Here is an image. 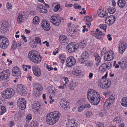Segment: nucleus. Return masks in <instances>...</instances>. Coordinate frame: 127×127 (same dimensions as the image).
Masks as SVG:
<instances>
[{
  "label": "nucleus",
  "mask_w": 127,
  "mask_h": 127,
  "mask_svg": "<svg viewBox=\"0 0 127 127\" xmlns=\"http://www.w3.org/2000/svg\"><path fill=\"white\" fill-rule=\"evenodd\" d=\"M121 105L124 107H127V97H125L123 98L121 101Z\"/></svg>",
  "instance_id": "33"
},
{
  "label": "nucleus",
  "mask_w": 127,
  "mask_h": 127,
  "mask_svg": "<svg viewBox=\"0 0 127 127\" xmlns=\"http://www.w3.org/2000/svg\"><path fill=\"white\" fill-rule=\"evenodd\" d=\"M12 74L13 76L16 78H18L20 77L21 73L19 68L17 66H15L13 68Z\"/></svg>",
  "instance_id": "19"
},
{
  "label": "nucleus",
  "mask_w": 127,
  "mask_h": 127,
  "mask_svg": "<svg viewBox=\"0 0 127 127\" xmlns=\"http://www.w3.org/2000/svg\"><path fill=\"white\" fill-rule=\"evenodd\" d=\"M127 47L126 44L124 43H121V45L119 46V51L120 53H123L125 51Z\"/></svg>",
  "instance_id": "27"
},
{
  "label": "nucleus",
  "mask_w": 127,
  "mask_h": 127,
  "mask_svg": "<svg viewBox=\"0 0 127 127\" xmlns=\"http://www.w3.org/2000/svg\"><path fill=\"white\" fill-rule=\"evenodd\" d=\"M46 68L49 71H50L53 69V67H52L51 66L49 65H47Z\"/></svg>",
  "instance_id": "62"
},
{
  "label": "nucleus",
  "mask_w": 127,
  "mask_h": 127,
  "mask_svg": "<svg viewBox=\"0 0 127 127\" xmlns=\"http://www.w3.org/2000/svg\"><path fill=\"white\" fill-rule=\"evenodd\" d=\"M107 51H106V48L105 47H104L102 50L101 54V55H105Z\"/></svg>",
  "instance_id": "57"
},
{
  "label": "nucleus",
  "mask_w": 127,
  "mask_h": 127,
  "mask_svg": "<svg viewBox=\"0 0 127 127\" xmlns=\"http://www.w3.org/2000/svg\"><path fill=\"white\" fill-rule=\"evenodd\" d=\"M114 57V54L113 52L110 50L107 52L104 56L105 60L107 61H110L112 60Z\"/></svg>",
  "instance_id": "16"
},
{
  "label": "nucleus",
  "mask_w": 127,
  "mask_h": 127,
  "mask_svg": "<svg viewBox=\"0 0 127 127\" xmlns=\"http://www.w3.org/2000/svg\"><path fill=\"white\" fill-rule=\"evenodd\" d=\"M127 64H125L124 63H122L121 64V68L123 69H125L127 67Z\"/></svg>",
  "instance_id": "64"
},
{
  "label": "nucleus",
  "mask_w": 127,
  "mask_h": 127,
  "mask_svg": "<svg viewBox=\"0 0 127 127\" xmlns=\"http://www.w3.org/2000/svg\"><path fill=\"white\" fill-rule=\"evenodd\" d=\"M6 7L8 9H12V5L8 2L7 3Z\"/></svg>",
  "instance_id": "54"
},
{
  "label": "nucleus",
  "mask_w": 127,
  "mask_h": 127,
  "mask_svg": "<svg viewBox=\"0 0 127 127\" xmlns=\"http://www.w3.org/2000/svg\"><path fill=\"white\" fill-rule=\"evenodd\" d=\"M38 85V88L36 87L34 89L35 91L33 92V93L34 94L35 96L37 97H39L40 95V88L39 86V85Z\"/></svg>",
  "instance_id": "37"
},
{
  "label": "nucleus",
  "mask_w": 127,
  "mask_h": 127,
  "mask_svg": "<svg viewBox=\"0 0 127 127\" xmlns=\"http://www.w3.org/2000/svg\"><path fill=\"white\" fill-rule=\"evenodd\" d=\"M57 92V90L54 88L49 89V93L50 94L55 95L56 94Z\"/></svg>",
  "instance_id": "44"
},
{
  "label": "nucleus",
  "mask_w": 127,
  "mask_h": 127,
  "mask_svg": "<svg viewBox=\"0 0 127 127\" xmlns=\"http://www.w3.org/2000/svg\"><path fill=\"white\" fill-rule=\"evenodd\" d=\"M0 29L2 31L6 32L8 30V27L4 24H2L0 27Z\"/></svg>",
  "instance_id": "35"
},
{
  "label": "nucleus",
  "mask_w": 127,
  "mask_h": 127,
  "mask_svg": "<svg viewBox=\"0 0 127 127\" xmlns=\"http://www.w3.org/2000/svg\"><path fill=\"white\" fill-rule=\"evenodd\" d=\"M59 59H65L66 58V56L64 54H62L59 55Z\"/></svg>",
  "instance_id": "56"
},
{
  "label": "nucleus",
  "mask_w": 127,
  "mask_h": 127,
  "mask_svg": "<svg viewBox=\"0 0 127 127\" xmlns=\"http://www.w3.org/2000/svg\"><path fill=\"white\" fill-rule=\"evenodd\" d=\"M30 127H38V124L37 122H32L31 123Z\"/></svg>",
  "instance_id": "53"
},
{
  "label": "nucleus",
  "mask_w": 127,
  "mask_h": 127,
  "mask_svg": "<svg viewBox=\"0 0 127 127\" xmlns=\"http://www.w3.org/2000/svg\"><path fill=\"white\" fill-rule=\"evenodd\" d=\"M99 27L101 29L103 30L104 32H106L107 26L105 24H101L100 25Z\"/></svg>",
  "instance_id": "45"
},
{
  "label": "nucleus",
  "mask_w": 127,
  "mask_h": 127,
  "mask_svg": "<svg viewBox=\"0 0 127 127\" xmlns=\"http://www.w3.org/2000/svg\"><path fill=\"white\" fill-rule=\"evenodd\" d=\"M32 69L34 74L37 76H39L40 75V69L35 66L32 67Z\"/></svg>",
  "instance_id": "28"
},
{
  "label": "nucleus",
  "mask_w": 127,
  "mask_h": 127,
  "mask_svg": "<svg viewBox=\"0 0 127 127\" xmlns=\"http://www.w3.org/2000/svg\"><path fill=\"white\" fill-rule=\"evenodd\" d=\"M17 104L19 108L24 110L26 107V103L25 100L24 98H19L17 100Z\"/></svg>",
  "instance_id": "12"
},
{
  "label": "nucleus",
  "mask_w": 127,
  "mask_h": 127,
  "mask_svg": "<svg viewBox=\"0 0 127 127\" xmlns=\"http://www.w3.org/2000/svg\"><path fill=\"white\" fill-rule=\"evenodd\" d=\"M126 4V2L125 0H119L117 2L118 6L121 8L124 7Z\"/></svg>",
  "instance_id": "32"
},
{
  "label": "nucleus",
  "mask_w": 127,
  "mask_h": 127,
  "mask_svg": "<svg viewBox=\"0 0 127 127\" xmlns=\"http://www.w3.org/2000/svg\"><path fill=\"white\" fill-rule=\"evenodd\" d=\"M118 64H116V61H114L113 63V66H115V67L116 68H118L119 66V65H121V62L120 61L119 62H118Z\"/></svg>",
  "instance_id": "47"
},
{
  "label": "nucleus",
  "mask_w": 127,
  "mask_h": 127,
  "mask_svg": "<svg viewBox=\"0 0 127 127\" xmlns=\"http://www.w3.org/2000/svg\"><path fill=\"white\" fill-rule=\"evenodd\" d=\"M60 103L62 108L65 110L69 108V103L67 101L64 100L62 99Z\"/></svg>",
  "instance_id": "23"
},
{
  "label": "nucleus",
  "mask_w": 127,
  "mask_h": 127,
  "mask_svg": "<svg viewBox=\"0 0 127 127\" xmlns=\"http://www.w3.org/2000/svg\"><path fill=\"white\" fill-rule=\"evenodd\" d=\"M120 117H115L113 120V121L114 122H118L119 123L120 122Z\"/></svg>",
  "instance_id": "55"
},
{
  "label": "nucleus",
  "mask_w": 127,
  "mask_h": 127,
  "mask_svg": "<svg viewBox=\"0 0 127 127\" xmlns=\"http://www.w3.org/2000/svg\"><path fill=\"white\" fill-rule=\"evenodd\" d=\"M10 76V72L8 69H7L0 72V80L4 81L7 79Z\"/></svg>",
  "instance_id": "11"
},
{
  "label": "nucleus",
  "mask_w": 127,
  "mask_h": 127,
  "mask_svg": "<svg viewBox=\"0 0 127 127\" xmlns=\"http://www.w3.org/2000/svg\"><path fill=\"white\" fill-rule=\"evenodd\" d=\"M1 111L0 112V114L3 115L6 111V108L3 106H1Z\"/></svg>",
  "instance_id": "46"
},
{
  "label": "nucleus",
  "mask_w": 127,
  "mask_h": 127,
  "mask_svg": "<svg viewBox=\"0 0 127 127\" xmlns=\"http://www.w3.org/2000/svg\"><path fill=\"white\" fill-rule=\"evenodd\" d=\"M23 20V15L21 13H19L17 15V22L19 24L21 23Z\"/></svg>",
  "instance_id": "38"
},
{
  "label": "nucleus",
  "mask_w": 127,
  "mask_h": 127,
  "mask_svg": "<svg viewBox=\"0 0 127 127\" xmlns=\"http://www.w3.org/2000/svg\"><path fill=\"white\" fill-rule=\"evenodd\" d=\"M33 110L34 112L36 114L38 112L40 108V103L39 102L35 101L32 106Z\"/></svg>",
  "instance_id": "25"
},
{
  "label": "nucleus",
  "mask_w": 127,
  "mask_h": 127,
  "mask_svg": "<svg viewBox=\"0 0 127 127\" xmlns=\"http://www.w3.org/2000/svg\"><path fill=\"white\" fill-rule=\"evenodd\" d=\"M76 82L73 81H71L69 83V89L73 90L76 87Z\"/></svg>",
  "instance_id": "31"
},
{
  "label": "nucleus",
  "mask_w": 127,
  "mask_h": 127,
  "mask_svg": "<svg viewBox=\"0 0 127 127\" xmlns=\"http://www.w3.org/2000/svg\"><path fill=\"white\" fill-rule=\"evenodd\" d=\"M114 99V97L112 95H109L105 102H104V105L103 108L104 109L105 111H106L108 109V107H110L112 105L111 103L112 101Z\"/></svg>",
  "instance_id": "8"
},
{
  "label": "nucleus",
  "mask_w": 127,
  "mask_h": 127,
  "mask_svg": "<svg viewBox=\"0 0 127 127\" xmlns=\"http://www.w3.org/2000/svg\"><path fill=\"white\" fill-rule=\"evenodd\" d=\"M20 42H17L15 41H14L12 45L11 46V49L12 50L16 49L17 47L20 46L21 45L19 43Z\"/></svg>",
  "instance_id": "34"
},
{
  "label": "nucleus",
  "mask_w": 127,
  "mask_h": 127,
  "mask_svg": "<svg viewBox=\"0 0 127 127\" xmlns=\"http://www.w3.org/2000/svg\"><path fill=\"white\" fill-rule=\"evenodd\" d=\"M91 32L92 35L98 39H100L101 36H103L105 35L104 33L98 29H97L95 31H93Z\"/></svg>",
  "instance_id": "14"
},
{
  "label": "nucleus",
  "mask_w": 127,
  "mask_h": 127,
  "mask_svg": "<svg viewBox=\"0 0 127 127\" xmlns=\"http://www.w3.org/2000/svg\"><path fill=\"white\" fill-rule=\"evenodd\" d=\"M79 48L78 44L76 42H72L69 43L66 46V49L70 53L74 52Z\"/></svg>",
  "instance_id": "5"
},
{
  "label": "nucleus",
  "mask_w": 127,
  "mask_h": 127,
  "mask_svg": "<svg viewBox=\"0 0 127 127\" xmlns=\"http://www.w3.org/2000/svg\"><path fill=\"white\" fill-rule=\"evenodd\" d=\"M63 78L65 82L64 83V84L67 86V85L68 84L69 82V80L67 77H63Z\"/></svg>",
  "instance_id": "51"
},
{
  "label": "nucleus",
  "mask_w": 127,
  "mask_h": 127,
  "mask_svg": "<svg viewBox=\"0 0 127 127\" xmlns=\"http://www.w3.org/2000/svg\"><path fill=\"white\" fill-rule=\"evenodd\" d=\"M108 11L109 13L113 14L115 12L116 9L114 7H111L109 6L108 8Z\"/></svg>",
  "instance_id": "39"
},
{
  "label": "nucleus",
  "mask_w": 127,
  "mask_h": 127,
  "mask_svg": "<svg viewBox=\"0 0 127 127\" xmlns=\"http://www.w3.org/2000/svg\"><path fill=\"white\" fill-rule=\"evenodd\" d=\"M59 52V50L58 48L55 49L53 52V54L54 55H56Z\"/></svg>",
  "instance_id": "60"
},
{
  "label": "nucleus",
  "mask_w": 127,
  "mask_h": 127,
  "mask_svg": "<svg viewBox=\"0 0 127 127\" xmlns=\"http://www.w3.org/2000/svg\"><path fill=\"white\" fill-rule=\"evenodd\" d=\"M66 87V86H65V85L63 84L62 86H59L57 87L58 89H62L64 90L65 89V88Z\"/></svg>",
  "instance_id": "61"
},
{
  "label": "nucleus",
  "mask_w": 127,
  "mask_h": 127,
  "mask_svg": "<svg viewBox=\"0 0 127 127\" xmlns=\"http://www.w3.org/2000/svg\"><path fill=\"white\" fill-rule=\"evenodd\" d=\"M22 67L24 71H27L28 65H22Z\"/></svg>",
  "instance_id": "59"
},
{
  "label": "nucleus",
  "mask_w": 127,
  "mask_h": 127,
  "mask_svg": "<svg viewBox=\"0 0 127 127\" xmlns=\"http://www.w3.org/2000/svg\"><path fill=\"white\" fill-rule=\"evenodd\" d=\"M50 19L51 22L55 26H59L61 22V17L57 15H54L51 16Z\"/></svg>",
  "instance_id": "6"
},
{
  "label": "nucleus",
  "mask_w": 127,
  "mask_h": 127,
  "mask_svg": "<svg viewBox=\"0 0 127 127\" xmlns=\"http://www.w3.org/2000/svg\"><path fill=\"white\" fill-rule=\"evenodd\" d=\"M59 42L61 43H65L66 42L68 39L67 37L65 35H61L59 37Z\"/></svg>",
  "instance_id": "30"
},
{
  "label": "nucleus",
  "mask_w": 127,
  "mask_h": 127,
  "mask_svg": "<svg viewBox=\"0 0 127 127\" xmlns=\"http://www.w3.org/2000/svg\"><path fill=\"white\" fill-rule=\"evenodd\" d=\"M15 93L14 90L11 88H7L2 92L1 95L4 98L8 99L12 97Z\"/></svg>",
  "instance_id": "4"
},
{
  "label": "nucleus",
  "mask_w": 127,
  "mask_h": 127,
  "mask_svg": "<svg viewBox=\"0 0 127 127\" xmlns=\"http://www.w3.org/2000/svg\"><path fill=\"white\" fill-rule=\"evenodd\" d=\"M84 20L87 22H91L93 20V19L92 17L89 16H87L85 17L84 18Z\"/></svg>",
  "instance_id": "42"
},
{
  "label": "nucleus",
  "mask_w": 127,
  "mask_h": 127,
  "mask_svg": "<svg viewBox=\"0 0 127 127\" xmlns=\"http://www.w3.org/2000/svg\"><path fill=\"white\" fill-rule=\"evenodd\" d=\"M87 96L89 101L94 105H97L100 102V95L98 92L94 90H89L87 93Z\"/></svg>",
  "instance_id": "1"
},
{
  "label": "nucleus",
  "mask_w": 127,
  "mask_h": 127,
  "mask_svg": "<svg viewBox=\"0 0 127 127\" xmlns=\"http://www.w3.org/2000/svg\"><path fill=\"white\" fill-rule=\"evenodd\" d=\"M60 5H56L54 8V11L55 12L57 11L60 8Z\"/></svg>",
  "instance_id": "58"
},
{
  "label": "nucleus",
  "mask_w": 127,
  "mask_h": 127,
  "mask_svg": "<svg viewBox=\"0 0 127 127\" xmlns=\"http://www.w3.org/2000/svg\"><path fill=\"white\" fill-rule=\"evenodd\" d=\"M21 36L22 37V38L24 41L25 42H27V39L26 37L24 35H22Z\"/></svg>",
  "instance_id": "63"
},
{
  "label": "nucleus",
  "mask_w": 127,
  "mask_h": 127,
  "mask_svg": "<svg viewBox=\"0 0 127 127\" xmlns=\"http://www.w3.org/2000/svg\"><path fill=\"white\" fill-rule=\"evenodd\" d=\"M32 118V115L30 114H28L26 117V119L28 122H30Z\"/></svg>",
  "instance_id": "49"
},
{
  "label": "nucleus",
  "mask_w": 127,
  "mask_h": 127,
  "mask_svg": "<svg viewBox=\"0 0 127 127\" xmlns=\"http://www.w3.org/2000/svg\"><path fill=\"white\" fill-rule=\"evenodd\" d=\"M93 113L91 111H87L86 113V116L87 117H90L92 115Z\"/></svg>",
  "instance_id": "48"
},
{
  "label": "nucleus",
  "mask_w": 127,
  "mask_h": 127,
  "mask_svg": "<svg viewBox=\"0 0 127 127\" xmlns=\"http://www.w3.org/2000/svg\"><path fill=\"white\" fill-rule=\"evenodd\" d=\"M39 18L37 16H35L33 19V24L35 25H37L39 24Z\"/></svg>",
  "instance_id": "36"
},
{
  "label": "nucleus",
  "mask_w": 127,
  "mask_h": 127,
  "mask_svg": "<svg viewBox=\"0 0 127 127\" xmlns=\"http://www.w3.org/2000/svg\"><path fill=\"white\" fill-rule=\"evenodd\" d=\"M47 12V10L46 7L40 5V13H46Z\"/></svg>",
  "instance_id": "40"
},
{
  "label": "nucleus",
  "mask_w": 127,
  "mask_h": 127,
  "mask_svg": "<svg viewBox=\"0 0 127 127\" xmlns=\"http://www.w3.org/2000/svg\"><path fill=\"white\" fill-rule=\"evenodd\" d=\"M98 14L100 17L107 18L108 16V13L105 9L101 8L98 11Z\"/></svg>",
  "instance_id": "20"
},
{
  "label": "nucleus",
  "mask_w": 127,
  "mask_h": 127,
  "mask_svg": "<svg viewBox=\"0 0 127 127\" xmlns=\"http://www.w3.org/2000/svg\"><path fill=\"white\" fill-rule=\"evenodd\" d=\"M111 65V63H106L102 64L100 66L99 68V72L101 73H103L108 69L110 68L109 65Z\"/></svg>",
  "instance_id": "18"
},
{
  "label": "nucleus",
  "mask_w": 127,
  "mask_h": 127,
  "mask_svg": "<svg viewBox=\"0 0 127 127\" xmlns=\"http://www.w3.org/2000/svg\"><path fill=\"white\" fill-rule=\"evenodd\" d=\"M76 60L74 57L72 56H69L67 58L66 62V65L68 67H71L75 64Z\"/></svg>",
  "instance_id": "15"
},
{
  "label": "nucleus",
  "mask_w": 127,
  "mask_h": 127,
  "mask_svg": "<svg viewBox=\"0 0 127 127\" xmlns=\"http://www.w3.org/2000/svg\"><path fill=\"white\" fill-rule=\"evenodd\" d=\"M106 18L105 23L109 26L112 25L115 21L116 19L115 17L113 15L110 16Z\"/></svg>",
  "instance_id": "22"
},
{
  "label": "nucleus",
  "mask_w": 127,
  "mask_h": 127,
  "mask_svg": "<svg viewBox=\"0 0 127 127\" xmlns=\"http://www.w3.org/2000/svg\"><path fill=\"white\" fill-rule=\"evenodd\" d=\"M9 41L7 39L3 36H0V47L4 49L8 46Z\"/></svg>",
  "instance_id": "7"
},
{
  "label": "nucleus",
  "mask_w": 127,
  "mask_h": 127,
  "mask_svg": "<svg viewBox=\"0 0 127 127\" xmlns=\"http://www.w3.org/2000/svg\"><path fill=\"white\" fill-rule=\"evenodd\" d=\"M89 57V55L88 51L83 52L81 56V58L79 59V62L81 64H84L87 61Z\"/></svg>",
  "instance_id": "13"
},
{
  "label": "nucleus",
  "mask_w": 127,
  "mask_h": 127,
  "mask_svg": "<svg viewBox=\"0 0 127 127\" xmlns=\"http://www.w3.org/2000/svg\"><path fill=\"white\" fill-rule=\"evenodd\" d=\"M61 115V113L57 111L49 112L46 118L47 123L50 125L55 124L59 121Z\"/></svg>",
  "instance_id": "2"
},
{
  "label": "nucleus",
  "mask_w": 127,
  "mask_h": 127,
  "mask_svg": "<svg viewBox=\"0 0 127 127\" xmlns=\"http://www.w3.org/2000/svg\"><path fill=\"white\" fill-rule=\"evenodd\" d=\"M73 7L75 9L80 10L81 8V6L79 5L77 3H75L73 5Z\"/></svg>",
  "instance_id": "50"
},
{
  "label": "nucleus",
  "mask_w": 127,
  "mask_h": 127,
  "mask_svg": "<svg viewBox=\"0 0 127 127\" xmlns=\"http://www.w3.org/2000/svg\"><path fill=\"white\" fill-rule=\"evenodd\" d=\"M28 59L34 63L38 64L40 62V54L38 52L35 50H32L28 53Z\"/></svg>",
  "instance_id": "3"
},
{
  "label": "nucleus",
  "mask_w": 127,
  "mask_h": 127,
  "mask_svg": "<svg viewBox=\"0 0 127 127\" xmlns=\"http://www.w3.org/2000/svg\"><path fill=\"white\" fill-rule=\"evenodd\" d=\"M17 90V93L19 94L23 95L27 93L26 88L22 84H19L18 85Z\"/></svg>",
  "instance_id": "17"
},
{
  "label": "nucleus",
  "mask_w": 127,
  "mask_h": 127,
  "mask_svg": "<svg viewBox=\"0 0 127 127\" xmlns=\"http://www.w3.org/2000/svg\"><path fill=\"white\" fill-rule=\"evenodd\" d=\"M41 26L43 29L45 31H48L50 29V24L45 20H43L41 23Z\"/></svg>",
  "instance_id": "24"
},
{
  "label": "nucleus",
  "mask_w": 127,
  "mask_h": 127,
  "mask_svg": "<svg viewBox=\"0 0 127 127\" xmlns=\"http://www.w3.org/2000/svg\"><path fill=\"white\" fill-rule=\"evenodd\" d=\"M87 43L85 40H83L80 43V47L83 48L85 47L87 45Z\"/></svg>",
  "instance_id": "43"
},
{
  "label": "nucleus",
  "mask_w": 127,
  "mask_h": 127,
  "mask_svg": "<svg viewBox=\"0 0 127 127\" xmlns=\"http://www.w3.org/2000/svg\"><path fill=\"white\" fill-rule=\"evenodd\" d=\"M77 125V123L73 119L68 120L66 124L67 127H76Z\"/></svg>",
  "instance_id": "26"
},
{
  "label": "nucleus",
  "mask_w": 127,
  "mask_h": 127,
  "mask_svg": "<svg viewBox=\"0 0 127 127\" xmlns=\"http://www.w3.org/2000/svg\"><path fill=\"white\" fill-rule=\"evenodd\" d=\"M95 59L96 62V65L98 66L100 65L101 64V58L99 55L95 58Z\"/></svg>",
  "instance_id": "41"
},
{
  "label": "nucleus",
  "mask_w": 127,
  "mask_h": 127,
  "mask_svg": "<svg viewBox=\"0 0 127 127\" xmlns=\"http://www.w3.org/2000/svg\"><path fill=\"white\" fill-rule=\"evenodd\" d=\"M29 44L30 46L34 48L36 47L38 43L40 42V38L37 37L33 38L31 37L29 39Z\"/></svg>",
  "instance_id": "9"
},
{
  "label": "nucleus",
  "mask_w": 127,
  "mask_h": 127,
  "mask_svg": "<svg viewBox=\"0 0 127 127\" xmlns=\"http://www.w3.org/2000/svg\"><path fill=\"white\" fill-rule=\"evenodd\" d=\"M72 74L76 76H79L81 74V71L79 68L74 69L72 71Z\"/></svg>",
  "instance_id": "29"
},
{
  "label": "nucleus",
  "mask_w": 127,
  "mask_h": 127,
  "mask_svg": "<svg viewBox=\"0 0 127 127\" xmlns=\"http://www.w3.org/2000/svg\"><path fill=\"white\" fill-rule=\"evenodd\" d=\"M85 109V107L83 105H81L78 108V111L79 112H81Z\"/></svg>",
  "instance_id": "52"
},
{
  "label": "nucleus",
  "mask_w": 127,
  "mask_h": 127,
  "mask_svg": "<svg viewBox=\"0 0 127 127\" xmlns=\"http://www.w3.org/2000/svg\"><path fill=\"white\" fill-rule=\"evenodd\" d=\"M98 86L103 89H106L109 88L111 85L110 80L107 81H101L99 82Z\"/></svg>",
  "instance_id": "10"
},
{
  "label": "nucleus",
  "mask_w": 127,
  "mask_h": 127,
  "mask_svg": "<svg viewBox=\"0 0 127 127\" xmlns=\"http://www.w3.org/2000/svg\"><path fill=\"white\" fill-rule=\"evenodd\" d=\"M106 18L105 23L109 26L112 25L115 21L116 19L115 17L113 15L110 16Z\"/></svg>",
  "instance_id": "21"
}]
</instances>
